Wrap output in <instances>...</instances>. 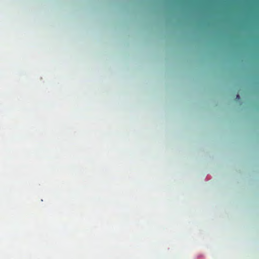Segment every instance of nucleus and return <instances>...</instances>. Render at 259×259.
<instances>
[{
  "instance_id": "1",
  "label": "nucleus",
  "mask_w": 259,
  "mask_h": 259,
  "mask_svg": "<svg viewBox=\"0 0 259 259\" xmlns=\"http://www.w3.org/2000/svg\"><path fill=\"white\" fill-rule=\"evenodd\" d=\"M236 99H237V100L240 99V96H239L238 94H237V95H236Z\"/></svg>"
}]
</instances>
